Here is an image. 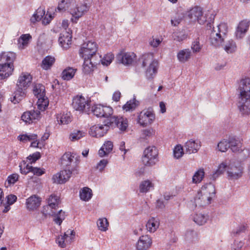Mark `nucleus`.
<instances>
[{"label": "nucleus", "mask_w": 250, "mask_h": 250, "mask_svg": "<svg viewBox=\"0 0 250 250\" xmlns=\"http://www.w3.org/2000/svg\"><path fill=\"white\" fill-rule=\"evenodd\" d=\"M48 205L43 207V208L42 211L43 216V219H45L47 216V210L49 208L52 209H56L57 207H58L60 204V200L57 196L51 195L50 196L48 199Z\"/></svg>", "instance_id": "17"}, {"label": "nucleus", "mask_w": 250, "mask_h": 250, "mask_svg": "<svg viewBox=\"0 0 250 250\" xmlns=\"http://www.w3.org/2000/svg\"><path fill=\"white\" fill-rule=\"evenodd\" d=\"M59 42L63 48L67 49L69 47L70 45L71 44L72 36L67 32H65L64 33H61L59 38Z\"/></svg>", "instance_id": "26"}, {"label": "nucleus", "mask_w": 250, "mask_h": 250, "mask_svg": "<svg viewBox=\"0 0 250 250\" xmlns=\"http://www.w3.org/2000/svg\"><path fill=\"white\" fill-rule=\"evenodd\" d=\"M152 187H153V184L149 180L144 181L140 185V191L142 193L147 192Z\"/></svg>", "instance_id": "47"}, {"label": "nucleus", "mask_w": 250, "mask_h": 250, "mask_svg": "<svg viewBox=\"0 0 250 250\" xmlns=\"http://www.w3.org/2000/svg\"><path fill=\"white\" fill-rule=\"evenodd\" d=\"M229 141L227 140L221 141L217 145L219 150L221 152H226L229 148Z\"/></svg>", "instance_id": "54"}, {"label": "nucleus", "mask_w": 250, "mask_h": 250, "mask_svg": "<svg viewBox=\"0 0 250 250\" xmlns=\"http://www.w3.org/2000/svg\"><path fill=\"white\" fill-rule=\"evenodd\" d=\"M187 36L182 33H176L174 35V40L181 42L187 39Z\"/></svg>", "instance_id": "63"}, {"label": "nucleus", "mask_w": 250, "mask_h": 250, "mask_svg": "<svg viewBox=\"0 0 250 250\" xmlns=\"http://www.w3.org/2000/svg\"><path fill=\"white\" fill-rule=\"evenodd\" d=\"M41 204L40 198L34 195L26 199V205L27 208L29 210H34L38 208Z\"/></svg>", "instance_id": "25"}, {"label": "nucleus", "mask_w": 250, "mask_h": 250, "mask_svg": "<svg viewBox=\"0 0 250 250\" xmlns=\"http://www.w3.org/2000/svg\"><path fill=\"white\" fill-rule=\"evenodd\" d=\"M239 101L238 107L244 115H250V78L242 79L239 83Z\"/></svg>", "instance_id": "2"}, {"label": "nucleus", "mask_w": 250, "mask_h": 250, "mask_svg": "<svg viewBox=\"0 0 250 250\" xmlns=\"http://www.w3.org/2000/svg\"><path fill=\"white\" fill-rule=\"evenodd\" d=\"M210 197L207 196L202 194L201 191H198L194 197V202L196 206H204L209 205L211 202Z\"/></svg>", "instance_id": "21"}, {"label": "nucleus", "mask_w": 250, "mask_h": 250, "mask_svg": "<svg viewBox=\"0 0 250 250\" xmlns=\"http://www.w3.org/2000/svg\"><path fill=\"white\" fill-rule=\"evenodd\" d=\"M158 152L154 146H148L144 151L142 162L144 165L147 167L153 166L156 164L158 160Z\"/></svg>", "instance_id": "6"}, {"label": "nucleus", "mask_w": 250, "mask_h": 250, "mask_svg": "<svg viewBox=\"0 0 250 250\" xmlns=\"http://www.w3.org/2000/svg\"><path fill=\"white\" fill-rule=\"evenodd\" d=\"M48 215L53 217V221L59 225H61L65 219V213L62 210H59L57 213L51 211V212H47Z\"/></svg>", "instance_id": "33"}, {"label": "nucleus", "mask_w": 250, "mask_h": 250, "mask_svg": "<svg viewBox=\"0 0 250 250\" xmlns=\"http://www.w3.org/2000/svg\"><path fill=\"white\" fill-rule=\"evenodd\" d=\"M154 134L153 130L152 128L144 129L142 131L141 138L145 139L147 137L152 136Z\"/></svg>", "instance_id": "61"}, {"label": "nucleus", "mask_w": 250, "mask_h": 250, "mask_svg": "<svg viewBox=\"0 0 250 250\" xmlns=\"http://www.w3.org/2000/svg\"><path fill=\"white\" fill-rule=\"evenodd\" d=\"M139 62L142 63V66L144 67L148 64L145 74L146 79L148 80H152L156 75L158 68V62L153 59L152 53H148L143 55L139 59Z\"/></svg>", "instance_id": "3"}, {"label": "nucleus", "mask_w": 250, "mask_h": 250, "mask_svg": "<svg viewBox=\"0 0 250 250\" xmlns=\"http://www.w3.org/2000/svg\"><path fill=\"white\" fill-rule=\"evenodd\" d=\"M205 176L204 169L200 168L194 174L192 177V182L194 183H200Z\"/></svg>", "instance_id": "46"}, {"label": "nucleus", "mask_w": 250, "mask_h": 250, "mask_svg": "<svg viewBox=\"0 0 250 250\" xmlns=\"http://www.w3.org/2000/svg\"><path fill=\"white\" fill-rule=\"evenodd\" d=\"M113 59L114 55L112 54H107L102 59L101 62L103 65L107 66L111 63Z\"/></svg>", "instance_id": "55"}, {"label": "nucleus", "mask_w": 250, "mask_h": 250, "mask_svg": "<svg viewBox=\"0 0 250 250\" xmlns=\"http://www.w3.org/2000/svg\"><path fill=\"white\" fill-rule=\"evenodd\" d=\"M208 219V216L201 213L196 214L193 217V221L199 225H203Z\"/></svg>", "instance_id": "45"}, {"label": "nucleus", "mask_w": 250, "mask_h": 250, "mask_svg": "<svg viewBox=\"0 0 250 250\" xmlns=\"http://www.w3.org/2000/svg\"><path fill=\"white\" fill-rule=\"evenodd\" d=\"M69 5L67 1L65 0H62L59 3L57 9L59 12L64 11L69 9Z\"/></svg>", "instance_id": "57"}, {"label": "nucleus", "mask_w": 250, "mask_h": 250, "mask_svg": "<svg viewBox=\"0 0 250 250\" xmlns=\"http://www.w3.org/2000/svg\"><path fill=\"white\" fill-rule=\"evenodd\" d=\"M236 48V44L232 40H229L224 46V49L227 53H232Z\"/></svg>", "instance_id": "50"}, {"label": "nucleus", "mask_w": 250, "mask_h": 250, "mask_svg": "<svg viewBox=\"0 0 250 250\" xmlns=\"http://www.w3.org/2000/svg\"><path fill=\"white\" fill-rule=\"evenodd\" d=\"M45 10L41 7L39 8L30 19L31 22L35 23L41 21L45 16Z\"/></svg>", "instance_id": "40"}, {"label": "nucleus", "mask_w": 250, "mask_h": 250, "mask_svg": "<svg viewBox=\"0 0 250 250\" xmlns=\"http://www.w3.org/2000/svg\"><path fill=\"white\" fill-rule=\"evenodd\" d=\"M14 70V65L9 64L0 63V79H7L12 73Z\"/></svg>", "instance_id": "22"}, {"label": "nucleus", "mask_w": 250, "mask_h": 250, "mask_svg": "<svg viewBox=\"0 0 250 250\" xmlns=\"http://www.w3.org/2000/svg\"><path fill=\"white\" fill-rule=\"evenodd\" d=\"M84 62L83 65V71L84 74H88L94 70V68L96 66L93 64L89 60H83Z\"/></svg>", "instance_id": "43"}, {"label": "nucleus", "mask_w": 250, "mask_h": 250, "mask_svg": "<svg viewBox=\"0 0 250 250\" xmlns=\"http://www.w3.org/2000/svg\"><path fill=\"white\" fill-rule=\"evenodd\" d=\"M228 174L229 177L231 179H238L243 174V167L239 163H234L229 165Z\"/></svg>", "instance_id": "12"}, {"label": "nucleus", "mask_w": 250, "mask_h": 250, "mask_svg": "<svg viewBox=\"0 0 250 250\" xmlns=\"http://www.w3.org/2000/svg\"><path fill=\"white\" fill-rule=\"evenodd\" d=\"M37 135L35 134H31L30 135L23 134L18 136V138L21 141L37 140Z\"/></svg>", "instance_id": "53"}, {"label": "nucleus", "mask_w": 250, "mask_h": 250, "mask_svg": "<svg viewBox=\"0 0 250 250\" xmlns=\"http://www.w3.org/2000/svg\"><path fill=\"white\" fill-rule=\"evenodd\" d=\"M108 163V162L106 159H102L97 164L96 168L102 171L104 169Z\"/></svg>", "instance_id": "64"}, {"label": "nucleus", "mask_w": 250, "mask_h": 250, "mask_svg": "<svg viewBox=\"0 0 250 250\" xmlns=\"http://www.w3.org/2000/svg\"><path fill=\"white\" fill-rule=\"evenodd\" d=\"M184 153L183 147L181 145H177L173 150L175 158L178 159L181 157Z\"/></svg>", "instance_id": "56"}, {"label": "nucleus", "mask_w": 250, "mask_h": 250, "mask_svg": "<svg viewBox=\"0 0 250 250\" xmlns=\"http://www.w3.org/2000/svg\"><path fill=\"white\" fill-rule=\"evenodd\" d=\"M136 55L133 52H121L117 55V61L119 63H122L125 65H129L132 64Z\"/></svg>", "instance_id": "16"}, {"label": "nucleus", "mask_w": 250, "mask_h": 250, "mask_svg": "<svg viewBox=\"0 0 250 250\" xmlns=\"http://www.w3.org/2000/svg\"><path fill=\"white\" fill-rule=\"evenodd\" d=\"M227 33V24L224 23L219 24L217 26V31L213 30L210 33L209 40L211 44L215 47L222 45Z\"/></svg>", "instance_id": "4"}, {"label": "nucleus", "mask_w": 250, "mask_h": 250, "mask_svg": "<svg viewBox=\"0 0 250 250\" xmlns=\"http://www.w3.org/2000/svg\"><path fill=\"white\" fill-rule=\"evenodd\" d=\"M55 62V58L54 57L48 55L42 60L41 66L43 69L48 70L51 68Z\"/></svg>", "instance_id": "35"}, {"label": "nucleus", "mask_w": 250, "mask_h": 250, "mask_svg": "<svg viewBox=\"0 0 250 250\" xmlns=\"http://www.w3.org/2000/svg\"><path fill=\"white\" fill-rule=\"evenodd\" d=\"M97 226L100 230L105 231L108 226L107 220L105 218L99 219L97 222Z\"/></svg>", "instance_id": "52"}, {"label": "nucleus", "mask_w": 250, "mask_h": 250, "mask_svg": "<svg viewBox=\"0 0 250 250\" xmlns=\"http://www.w3.org/2000/svg\"><path fill=\"white\" fill-rule=\"evenodd\" d=\"M75 235V232L73 230H68L64 233L63 235L59 236L56 240V243L61 248H65L66 246V243H70L74 239Z\"/></svg>", "instance_id": "14"}, {"label": "nucleus", "mask_w": 250, "mask_h": 250, "mask_svg": "<svg viewBox=\"0 0 250 250\" xmlns=\"http://www.w3.org/2000/svg\"><path fill=\"white\" fill-rule=\"evenodd\" d=\"M32 80V77L29 74L22 73L20 76L17 86H20L27 89L30 85Z\"/></svg>", "instance_id": "24"}, {"label": "nucleus", "mask_w": 250, "mask_h": 250, "mask_svg": "<svg viewBox=\"0 0 250 250\" xmlns=\"http://www.w3.org/2000/svg\"><path fill=\"white\" fill-rule=\"evenodd\" d=\"M87 58H86V57H83L82 58L83 60H89V62H91L95 66H96L98 64H100L102 61L101 56L99 53H97V52L95 53L94 54L88 55Z\"/></svg>", "instance_id": "42"}, {"label": "nucleus", "mask_w": 250, "mask_h": 250, "mask_svg": "<svg viewBox=\"0 0 250 250\" xmlns=\"http://www.w3.org/2000/svg\"><path fill=\"white\" fill-rule=\"evenodd\" d=\"M246 227L244 225H239L236 229H234L231 232L232 237H236L241 233L245 232Z\"/></svg>", "instance_id": "51"}, {"label": "nucleus", "mask_w": 250, "mask_h": 250, "mask_svg": "<svg viewBox=\"0 0 250 250\" xmlns=\"http://www.w3.org/2000/svg\"><path fill=\"white\" fill-rule=\"evenodd\" d=\"M200 146V142L190 139L185 143L184 148L187 153L191 154L197 152Z\"/></svg>", "instance_id": "20"}, {"label": "nucleus", "mask_w": 250, "mask_h": 250, "mask_svg": "<svg viewBox=\"0 0 250 250\" xmlns=\"http://www.w3.org/2000/svg\"><path fill=\"white\" fill-rule=\"evenodd\" d=\"M159 224L158 219L152 217L148 220L146 224V228L148 231L153 232L158 228Z\"/></svg>", "instance_id": "34"}, {"label": "nucleus", "mask_w": 250, "mask_h": 250, "mask_svg": "<svg viewBox=\"0 0 250 250\" xmlns=\"http://www.w3.org/2000/svg\"><path fill=\"white\" fill-rule=\"evenodd\" d=\"M26 90L25 88L16 86V89L11 97V101L14 104L19 103L26 95Z\"/></svg>", "instance_id": "23"}, {"label": "nucleus", "mask_w": 250, "mask_h": 250, "mask_svg": "<svg viewBox=\"0 0 250 250\" xmlns=\"http://www.w3.org/2000/svg\"><path fill=\"white\" fill-rule=\"evenodd\" d=\"M76 71L77 69L73 68V67H66L62 73V79L66 81L71 80L74 77Z\"/></svg>", "instance_id": "37"}, {"label": "nucleus", "mask_w": 250, "mask_h": 250, "mask_svg": "<svg viewBox=\"0 0 250 250\" xmlns=\"http://www.w3.org/2000/svg\"><path fill=\"white\" fill-rule=\"evenodd\" d=\"M92 196V190L89 188H83L80 191V198L83 201H88L91 198Z\"/></svg>", "instance_id": "39"}, {"label": "nucleus", "mask_w": 250, "mask_h": 250, "mask_svg": "<svg viewBox=\"0 0 250 250\" xmlns=\"http://www.w3.org/2000/svg\"><path fill=\"white\" fill-rule=\"evenodd\" d=\"M203 14L202 8L200 7L195 6L192 8L189 12L188 17L190 19L197 20Z\"/></svg>", "instance_id": "41"}, {"label": "nucleus", "mask_w": 250, "mask_h": 250, "mask_svg": "<svg viewBox=\"0 0 250 250\" xmlns=\"http://www.w3.org/2000/svg\"><path fill=\"white\" fill-rule=\"evenodd\" d=\"M74 154L70 152H65L61 159V163L65 169H70V167L74 158Z\"/></svg>", "instance_id": "29"}, {"label": "nucleus", "mask_w": 250, "mask_h": 250, "mask_svg": "<svg viewBox=\"0 0 250 250\" xmlns=\"http://www.w3.org/2000/svg\"><path fill=\"white\" fill-rule=\"evenodd\" d=\"M191 56V50L188 48L180 50L177 53V57L180 62L185 63L190 59Z\"/></svg>", "instance_id": "31"}, {"label": "nucleus", "mask_w": 250, "mask_h": 250, "mask_svg": "<svg viewBox=\"0 0 250 250\" xmlns=\"http://www.w3.org/2000/svg\"><path fill=\"white\" fill-rule=\"evenodd\" d=\"M40 110H33L24 112L21 119L26 124H31L39 120L41 118Z\"/></svg>", "instance_id": "13"}, {"label": "nucleus", "mask_w": 250, "mask_h": 250, "mask_svg": "<svg viewBox=\"0 0 250 250\" xmlns=\"http://www.w3.org/2000/svg\"><path fill=\"white\" fill-rule=\"evenodd\" d=\"M33 93L38 98L39 109L43 111L48 105V100L45 97V90L44 86L42 84H36L33 88Z\"/></svg>", "instance_id": "5"}, {"label": "nucleus", "mask_w": 250, "mask_h": 250, "mask_svg": "<svg viewBox=\"0 0 250 250\" xmlns=\"http://www.w3.org/2000/svg\"><path fill=\"white\" fill-rule=\"evenodd\" d=\"M19 177V176L18 174H12L8 177L7 181L9 184H14L18 180Z\"/></svg>", "instance_id": "62"}, {"label": "nucleus", "mask_w": 250, "mask_h": 250, "mask_svg": "<svg viewBox=\"0 0 250 250\" xmlns=\"http://www.w3.org/2000/svg\"><path fill=\"white\" fill-rule=\"evenodd\" d=\"M113 145L112 142L106 141L99 150V155L101 157L107 155L112 150Z\"/></svg>", "instance_id": "32"}, {"label": "nucleus", "mask_w": 250, "mask_h": 250, "mask_svg": "<svg viewBox=\"0 0 250 250\" xmlns=\"http://www.w3.org/2000/svg\"><path fill=\"white\" fill-rule=\"evenodd\" d=\"M229 148L233 152H241L244 149L242 148V144L239 140L234 137H229L228 140Z\"/></svg>", "instance_id": "27"}, {"label": "nucleus", "mask_w": 250, "mask_h": 250, "mask_svg": "<svg viewBox=\"0 0 250 250\" xmlns=\"http://www.w3.org/2000/svg\"><path fill=\"white\" fill-rule=\"evenodd\" d=\"M250 24V21L244 20L238 24L235 32V36L237 39H242L247 32Z\"/></svg>", "instance_id": "18"}, {"label": "nucleus", "mask_w": 250, "mask_h": 250, "mask_svg": "<svg viewBox=\"0 0 250 250\" xmlns=\"http://www.w3.org/2000/svg\"><path fill=\"white\" fill-rule=\"evenodd\" d=\"M155 114L153 111L148 109L142 111L138 116V122L143 126L150 125L155 119Z\"/></svg>", "instance_id": "10"}, {"label": "nucleus", "mask_w": 250, "mask_h": 250, "mask_svg": "<svg viewBox=\"0 0 250 250\" xmlns=\"http://www.w3.org/2000/svg\"><path fill=\"white\" fill-rule=\"evenodd\" d=\"M203 45L200 43V38L198 37L192 42L191 48L194 53H197L201 51Z\"/></svg>", "instance_id": "49"}, {"label": "nucleus", "mask_w": 250, "mask_h": 250, "mask_svg": "<svg viewBox=\"0 0 250 250\" xmlns=\"http://www.w3.org/2000/svg\"><path fill=\"white\" fill-rule=\"evenodd\" d=\"M20 172L21 174L26 175L32 172L33 167L29 164H26L25 161H23L19 166Z\"/></svg>", "instance_id": "44"}, {"label": "nucleus", "mask_w": 250, "mask_h": 250, "mask_svg": "<svg viewBox=\"0 0 250 250\" xmlns=\"http://www.w3.org/2000/svg\"><path fill=\"white\" fill-rule=\"evenodd\" d=\"M89 8V6L85 3H80L70 8V13L73 17L71 19L72 22L76 23L78 19L88 11Z\"/></svg>", "instance_id": "8"}, {"label": "nucleus", "mask_w": 250, "mask_h": 250, "mask_svg": "<svg viewBox=\"0 0 250 250\" xmlns=\"http://www.w3.org/2000/svg\"><path fill=\"white\" fill-rule=\"evenodd\" d=\"M85 136V132L80 130H75L70 134L69 139L72 141H77Z\"/></svg>", "instance_id": "48"}, {"label": "nucleus", "mask_w": 250, "mask_h": 250, "mask_svg": "<svg viewBox=\"0 0 250 250\" xmlns=\"http://www.w3.org/2000/svg\"><path fill=\"white\" fill-rule=\"evenodd\" d=\"M72 106L76 110L81 113L89 114L90 108V102L82 96H76L73 99Z\"/></svg>", "instance_id": "7"}, {"label": "nucleus", "mask_w": 250, "mask_h": 250, "mask_svg": "<svg viewBox=\"0 0 250 250\" xmlns=\"http://www.w3.org/2000/svg\"><path fill=\"white\" fill-rule=\"evenodd\" d=\"M98 50V45L97 43L94 41H88L84 42L79 50V55L81 57H86L88 55H91L96 53Z\"/></svg>", "instance_id": "9"}, {"label": "nucleus", "mask_w": 250, "mask_h": 250, "mask_svg": "<svg viewBox=\"0 0 250 250\" xmlns=\"http://www.w3.org/2000/svg\"><path fill=\"white\" fill-rule=\"evenodd\" d=\"M41 157V154L39 152H36L30 155L27 157V159L30 161V164L35 163L37 160H39Z\"/></svg>", "instance_id": "58"}, {"label": "nucleus", "mask_w": 250, "mask_h": 250, "mask_svg": "<svg viewBox=\"0 0 250 250\" xmlns=\"http://www.w3.org/2000/svg\"><path fill=\"white\" fill-rule=\"evenodd\" d=\"M32 39V36L29 34H22L18 39V45L20 49H24L27 46L30 41Z\"/></svg>", "instance_id": "36"}, {"label": "nucleus", "mask_w": 250, "mask_h": 250, "mask_svg": "<svg viewBox=\"0 0 250 250\" xmlns=\"http://www.w3.org/2000/svg\"><path fill=\"white\" fill-rule=\"evenodd\" d=\"M72 173V169H65L54 175L52 177L53 183L64 184L68 180Z\"/></svg>", "instance_id": "15"}, {"label": "nucleus", "mask_w": 250, "mask_h": 250, "mask_svg": "<svg viewBox=\"0 0 250 250\" xmlns=\"http://www.w3.org/2000/svg\"><path fill=\"white\" fill-rule=\"evenodd\" d=\"M15 54L12 52H4L0 55V63L9 64L13 65V62L15 59Z\"/></svg>", "instance_id": "30"}, {"label": "nucleus", "mask_w": 250, "mask_h": 250, "mask_svg": "<svg viewBox=\"0 0 250 250\" xmlns=\"http://www.w3.org/2000/svg\"><path fill=\"white\" fill-rule=\"evenodd\" d=\"M71 121V118L70 116L67 114H63L61 115L60 119V124H67Z\"/></svg>", "instance_id": "59"}, {"label": "nucleus", "mask_w": 250, "mask_h": 250, "mask_svg": "<svg viewBox=\"0 0 250 250\" xmlns=\"http://www.w3.org/2000/svg\"><path fill=\"white\" fill-rule=\"evenodd\" d=\"M152 244V240L147 235L141 236L136 245L137 250H147Z\"/></svg>", "instance_id": "19"}, {"label": "nucleus", "mask_w": 250, "mask_h": 250, "mask_svg": "<svg viewBox=\"0 0 250 250\" xmlns=\"http://www.w3.org/2000/svg\"><path fill=\"white\" fill-rule=\"evenodd\" d=\"M140 103L135 98H133L126 102V103L123 105V109L125 111H130L134 110L139 105Z\"/></svg>", "instance_id": "38"}, {"label": "nucleus", "mask_w": 250, "mask_h": 250, "mask_svg": "<svg viewBox=\"0 0 250 250\" xmlns=\"http://www.w3.org/2000/svg\"><path fill=\"white\" fill-rule=\"evenodd\" d=\"M200 191H201L202 194H204V195L208 197H210L211 200L213 197L215 196V187L210 183L203 186Z\"/></svg>", "instance_id": "28"}, {"label": "nucleus", "mask_w": 250, "mask_h": 250, "mask_svg": "<svg viewBox=\"0 0 250 250\" xmlns=\"http://www.w3.org/2000/svg\"><path fill=\"white\" fill-rule=\"evenodd\" d=\"M244 243L242 241L235 240L233 244L231 245L232 250H240L243 247Z\"/></svg>", "instance_id": "60"}, {"label": "nucleus", "mask_w": 250, "mask_h": 250, "mask_svg": "<svg viewBox=\"0 0 250 250\" xmlns=\"http://www.w3.org/2000/svg\"><path fill=\"white\" fill-rule=\"evenodd\" d=\"M93 114L98 117H104L106 119L112 117L113 109L109 106H104L101 104L95 105L92 108Z\"/></svg>", "instance_id": "11"}, {"label": "nucleus", "mask_w": 250, "mask_h": 250, "mask_svg": "<svg viewBox=\"0 0 250 250\" xmlns=\"http://www.w3.org/2000/svg\"><path fill=\"white\" fill-rule=\"evenodd\" d=\"M104 123V125H95L91 127L90 135L97 138L101 137L106 133L109 127L117 126L121 131H125L128 126L127 119L123 117H111L106 119Z\"/></svg>", "instance_id": "1"}]
</instances>
